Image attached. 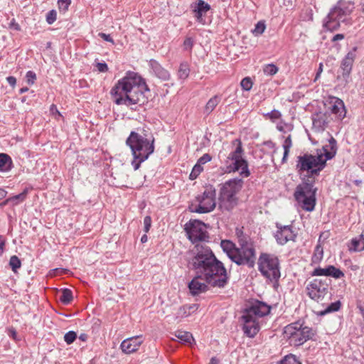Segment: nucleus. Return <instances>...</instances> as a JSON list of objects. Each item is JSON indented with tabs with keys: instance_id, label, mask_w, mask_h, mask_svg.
<instances>
[{
	"instance_id": "1",
	"label": "nucleus",
	"mask_w": 364,
	"mask_h": 364,
	"mask_svg": "<svg viewBox=\"0 0 364 364\" xmlns=\"http://www.w3.org/2000/svg\"><path fill=\"white\" fill-rule=\"evenodd\" d=\"M328 141L330 150L328 146H323L315 153L306 152L296 157V171L301 183L296 186L294 196L299 206L308 212L314 210L316 205V178L325 168L327 161L336 154V139L331 136Z\"/></svg>"
},
{
	"instance_id": "2",
	"label": "nucleus",
	"mask_w": 364,
	"mask_h": 364,
	"mask_svg": "<svg viewBox=\"0 0 364 364\" xmlns=\"http://www.w3.org/2000/svg\"><path fill=\"white\" fill-rule=\"evenodd\" d=\"M149 89L138 73L129 71L112 88L110 94L118 105L141 106L148 102L146 93Z\"/></svg>"
},
{
	"instance_id": "3",
	"label": "nucleus",
	"mask_w": 364,
	"mask_h": 364,
	"mask_svg": "<svg viewBox=\"0 0 364 364\" xmlns=\"http://www.w3.org/2000/svg\"><path fill=\"white\" fill-rule=\"evenodd\" d=\"M193 266L196 274H200L211 287L223 288L228 284L229 277L227 270L209 247H197V253L193 258Z\"/></svg>"
},
{
	"instance_id": "4",
	"label": "nucleus",
	"mask_w": 364,
	"mask_h": 364,
	"mask_svg": "<svg viewBox=\"0 0 364 364\" xmlns=\"http://www.w3.org/2000/svg\"><path fill=\"white\" fill-rule=\"evenodd\" d=\"M126 144L132 151V165L135 171L154 151V137L144 129L141 132L132 131L126 140Z\"/></svg>"
},
{
	"instance_id": "5",
	"label": "nucleus",
	"mask_w": 364,
	"mask_h": 364,
	"mask_svg": "<svg viewBox=\"0 0 364 364\" xmlns=\"http://www.w3.org/2000/svg\"><path fill=\"white\" fill-rule=\"evenodd\" d=\"M238 246L235 251V256L232 261L237 265L247 266L252 268L256 261V250L254 243L247 235L241 230H236Z\"/></svg>"
},
{
	"instance_id": "6",
	"label": "nucleus",
	"mask_w": 364,
	"mask_h": 364,
	"mask_svg": "<svg viewBox=\"0 0 364 364\" xmlns=\"http://www.w3.org/2000/svg\"><path fill=\"white\" fill-rule=\"evenodd\" d=\"M315 334L316 331L313 328L304 326L300 321L291 323L284 328V337L294 346H300L307 341L313 339Z\"/></svg>"
},
{
	"instance_id": "7",
	"label": "nucleus",
	"mask_w": 364,
	"mask_h": 364,
	"mask_svg": "<svg viewBox=\"0 0 364 364\" xmlns=\"http://www.w3.org/2000/svg\"><path fill=\"white\" fill-rule=\"evenodd\" d=\"M243 181L235 178L226 181L220 191V207L226 210H231L237 203V193L241 190Z\"/></svg>"
},
{
	"instance_id": "8",
	"label": "nucleus",
	"mask_w": 364,
	"mask_h": 364,
	"mask_svg": "<svg viewBox=\"0 0 364 364\" xmlns=\"http://www.w3.org/2000/svg\"><path fill=\"white\" fill-rule=\"evenodd\" d=\"M233 143H237L235 149L230 152L225 161V171L228 173L235 172L240 170V174L243 177H248L250 172L248 168L247 161L243 159V149L240 139H235Z\"/></svg>"
},
{
	"instance_id": "9",
	"label": "nucleus",
	"mask_w": 364,
	"mask_h": 364,
	"mask_svg": "<svg viewBox=\"0 0 364 364\" xmlns=\"http://www.w3.org/2000/svg\"><path fill=\"white\" fill-rule=\"evenodd\" d=\"M353 8L350 2L339 1L324 20L323 27L330 31L337 30L340 27L341 21H345L346 16L351 14Z\"/></svg>"
},
{
	"instance_id": "10",
	"label": "nucleus",
	"mask_w": 364,
	"mask_h": 364,
	"mask_svg": "<svg viewBox=\"0 0 364 364\" xmlns=\"http://www.w3.org/2000/svg\"><path fill=\"white\" fill-rule=\"evenodd\" d=\"M258 268L261 274L271 282H277L279 279V262L274 255L262 253L258 259Z\"/></svg>"
},
{
	"instance_id": "11",
	"label": "nucleus",
	"mask_w": 364,
	"mask_h": 364,
	"mask_svg": "<svg viewBox=\"0 0 364 364\" xmlns=\"http://www.w3.org/2000/svg\"><path fill=\"white\" fill-rule=\"evenodd\" d=\"M215 189L212 186H207L201 195L196 198L198 205L191 203L189 210L192 213H208L213 211L215 206Z\"/></svg>"
},
{
	"instance_id": "12",
	"label": "nucleus",
	"mask_w": 364,
	"mask_h": 364,
	"mask_svg": "<svg viewBox=\"0 0 364 364\" xmlns=\"http://www.w3.org/2000/svg\"><path fill=\"white\" fill-rule=\"evenodd\" d=\"M331 279H314L308 284L306 289L309 297L318 302L323 301L325 298L329 299L331 294L329 292Z\"/></svg>"
},
{
	"instance_id": "13",
	"label": "nucleus",
	"mask_w": 364,
	"mask_h": 364,
	"mask_svg": "<svg viewBox=\"0 0 364 364\" xmlns=\"http://www.w3.org/2000/svg\"><path fill=\"white\" fill-rule=\"evenodd\" d=\"M184 230L188 235V238L196 243L199 241H203L208 237L205 225L198 220H191L186 223Z\"/></svg>"
},
{
	"instance_id": "14",
	"label": "nucleus",
	"mask_w": 364,
	"mask_h": 364,
	"mask_svg": "<svg viewBox=\"0 0 364 364\" xmlns=\"http://www.w3.org/2000/svg\"><path fill=\"white\" fill-rule=\"evenodd\" d=\"M277 231L274 235L277 242L279 245H284L289 241H295L296 233L292 229L291 225H284L277 223Z\"/></svg>"
},
{
	"instance_id": "15",
	"label": "nucleus",
	"mask_w": 364,
	"mask_h": 364,
	"mask_svg": "<svg viewBox=\"0 0 364 364\" xmlns=\"http://www.w3.org/2000/svg\"><path fill=\"white\" fill-rule=\"evenodd\" d=\"M241 319L243 321L242 329L245 334L250 338L255 337L259 331L258 318L247 315L244 312Z\"/></svg>"
},
{
	"instance_id": "16",
	"label": "nucleus",
	"mask_w": 364,
	"mask_h": 364,
	"mask_svg": "<svg viewBox=\"0 0 364 364\" xmlns=\"http://www.w3.org/2000/svg\"><path fill=\"white\" fill-rule=\"evenodd\" d=\"M191 8L196 21L200 23L205 24L204 17L207 12L211 9L210 5L203 0H197L191 4Z\"/></svg>"
},
{
	"instance_id": "17",
	"label": "nucleus",
	"mask_w": 364,
	"mask_h": 364,
	"mask_svg": "<svg viewBox=\"0 0 364 364\" xmlns=\"http://www.w3.org/2000/svg\"><path fill=\"white\" fill-rule=\"evenodd\" d=\"M270 306L264 302L257 300L244 312L247 315L259 318L267 315L270 312Z\"/></svg>"
},
{
	"instance_id": "18",
	"label": "nucleus",
	"mask_w": 364,
	"mask_h": 364,
	"mask_svg": "<svg viewBox=\"0 0 364 364\" xmlns=\"http://www.w3.org/2000/svg\"><path fill=\"white\" fill-rule=\"evenodd\" d=\"M330 105L329 109L331 112L336 114L339 119H343L346 116V108L343 102L336 97L330 98L328 102Z\"/></svg>"
},
{
	"instance_id": "19",
	"label": "nucleus",
	"mask_w": 364,
	"mask_h": 364,
	"mask_svg": "<svg viewBox=\"0 0 364 364\" xmlns=\"http://www.w3.org/2000/svg\"><path fill=\"white\" fill-rule=\"evenodd\" d=\"M141 343L142 341L139 336L129 338L122 342L120 348L124 353L129 354L137 350Z\"/></svg>"
},
{
	"instance_id": "20",
	"label": "nucleus",
	"mask_w": 364,
	"mask_h": 364,
	"mask_svg": "<svg viewBox=\"0 0 364 364\" xmlns=\"http://www.w3.org/2000/svg\"><path fill=\"white\" fill-rule=\"evenodd\" d=\"M201 279L204 280L203 277H200L199 274L189 283L188 288L192 295H198L208 290V286L204 282H201Z\"/></svg>"
},
{
	"instance_id": "21",
	"label": "nucleus",
	"mask_w": 364,
	"mask_h": 364,
	"mask_svg": "<svg viewBox=\"0 0 364 364\" xmlns=\"http://www.w3.org/2000/svg\"><path fill=\"white\" fill-rule=\"evenodd\" d=\"M313 130L316 132H323L327 125V117L325 114L316 113L313 115Z\"/></svg>"
},
{
	"instance_id": "22",
	"label": "nucleus",
	"mask_w": 364,
	"mask_h": 364,
	"mask_svg": "<svg viewBox=\"0 0 364 364\" xmlns=\"http://www.w3.org/2000/svg\"><path fill=\"white\" fill-rule=\"evenodd\" d=\"M354 61V54L353 53H348L346 57L343 59L341 65V68L343 70V77L346 80L352 69V65Z\"/></svg>"
},
{
	"instance_id": "23",
	"label": "nucleus",
	"mask_w": 364,
	"mask_h": 364,
	"mask_svg": "<svg viewBox=\"0 0 364 364\" xmlns=\"http://www.w3.org/2000/svg\"><path fill=\"white\" fill-rule=\"evenodd\" d=\"M150 67L155 75L163 80H168L170 77L169 73L161 66V65L155 60H151L149 62Z\"/></svg>"
},
{
	"instance_id": "24",
	"label": "nucleus",
	"mask_w": 364,
	"mask_h": 364,
	"mask_svg": "<svg viewBox=\"0 0 364 364\" xmlns=\"http://www.w3.org/2000/svg\"><path fill=\"white\" fill-rule=\"evenodd\" d=\"M220 246L223 250L227 254L228 257L232 260L235 256V251L237 246L230 240H222Z\"/></svg>"
},
{
	"instance_id": "25",
	"label": "nucleus",
	"mask_w": 364,
	"mask_h": 364,
	"mask_svg": "<svg viewBox=\"0 0 364 364\" xmlns=\"http://www.w3.org/2000/svg\"><path fill=\"white\" fill-rule=\"evenodd\" d=\"M13 167L11 158L4 153L0 154V171H9Z\"/></svg>"
},
{
	"instance_id": "26",
	"label": "nucleus",
	"mask_w": 364,
	"mask_h": 364,
	"mask_svg": "<svg viewBox=\"0 0 364 364\" xmlns=\"http://www.w3.org/2000/svg\"><path fill=\"white\" fill-rule=\"evenodd\" d=\"M174 336L181 343L185 344L191 345L192 343L194 341V338L192 334L188 331L178 330L174 333Z\"/></svg>"
},
{
	"instance_id": "27",
	"label": "nucleus",
	"mask_w": 364,
	"mask_h": 364,
	"mask_svg": "<svg viewBox=\"0 0 364 364\" xmlns=\"http://www.w3.org/2000/svg\"><path fill=\"white\" fill-rule=\"evenodd\" d=\"M221 100V97L220 95H215L213 97H211L208 102L206 103L203 112L206 115H209L216 107V106L219 104Z\"/></svg>"
},
{
	"instance_id": "28",
	"label": "nucleus",
	"mask_w": 364,
	"mask_h": 364,
	"mask_svg": "<svg viewBox=\"0 0 364 364\" xmlns=\"http://www.w3.org/2000/svg\"><path fill=\"white\" fill-rule=\"evenodd\" d=\"M351 244V249L354 251L361 252L364 250V233L363 232L359 237L353 238Z\"/></svg>"
},
{
	"instance_id": "29",
	"label": "nucleus",
	"mask_w": 364,
	"mask_h": 364,
	"mask_svg": "<svg viewBox=\"0 0 364 364\" xmlns=\"http://www.w3.org/2000/svg\"><path fill=\"white\" fill-rule=\"evenodd\" d=\"M341 306V303L340 301H336L335 302L329 304L323 311H321L318 313L319 315L323 316L328 313L336 312L340 309Z\"/></svg>"
},
{
	"instance_id": "30",
	"label": "nucleus",
	"mask_w": 364,
	"mask_h": 364,
	"mask_svg": "<svg viewBox=\"0 0 364 364\" xmlns=\"http://www.w3.org/2000/svg\"><path fill=\"white\" fill-rule=\"evenodd\" d=\"M73 293L69 289H63L60 296V301L64 304H68L73 300Z\"/></svg>"
},
{
	"instance_id": "31",
	"label": "nucleus",
	"mask_w": 364,
	"mask_h": 364,
	"mask_svg": "<svg viewBox=\"0 0 364 364\" xmlns=\"http://www.w3.org/2000/svg\"><path fill=\"white\" fill-rule=\"evenodd\" d=\"M323 247L320 244H318L314 250V255L312 256V262L314 263L319 262L323 258Z\"/></svg>"
},
{
	"instance_id": "32",
	"label": "nucleus",
	"mask_w": 364,
	"mask_h": 364,
	"mask_svg": "<svg viewBox=\"0 0 364 364\" xmlns=\"http://www.w3.org/2000/svg\"><path fill=\"white\" fill-rule=\"evenodd\" d=\"M9 265L12 271L14 272H16L17 269L21 266V262L17 256L13 255L9 259Z\"/></svg>"
},
{
	"instance_id": "33",
	"label": "nucleus",
	"mask_w": 364,
	"mask_h": 364,
	"mask_svg": "<svg viewBox=\"0 0 364 364\" xmlns=\"http://www.w3.org/2000/svg\"><path fill=\"white\" fill-rule=\"evenodd\" d=\"M265 28H266V25H265L264 22L262 21H260L257 23L255 28L252 31V32L255 36H259L264 32Z\"/></svg>"
},
{
	"instance_id": "34",
	"label": "nucleus",
	"mask_w": 364,
	"mask_h": 364,
	"mask_svg": "<svg viewBox=\"0 0 364 364\" xmlns=\"http://www.w3.org/2000/svg\"><path fill=\"white\" fill-rule=\"evenodd\" d=\"M278 364H301V363L297 360L295 355L290 354L286 355Z\"/></svg>"
},
{
	"instance_id": "35",
	"label": "nucleus",
	"mask_w": 364,
	"mask_h": 364,
	"mask_svg": "<svg viewBox=\"0 0 364 364\" xmlns=\"http://www.w3.org/2000/svg\"><path fill=\"white\" fill-rule=\"evenodd\" d=\"M190 70L187 64L181 63L178 72V76L181 79H186L189 75Z\"/></svg>"
},
{
	"instance_id": "36",
	"label": "nucleus",
	"mask_w": 364,
	"mask_h": 364,
	"mask_svg": "<svg viewBox=\"0 0 364 364\" xmlns=\"http://www.w3.org/2000/svg\"><path fill=\"white\" fill-rule=\"evenodd\" d=\"M330 265L326 268L317 267L311 273L312 276H326L329 277Z\"/></svg>"
},
{
	"instance_id": "37",
	"label": "nucleus",
	"mask_w": 364,
	"mask_h": 364,
	"mask_svg": "<svg viewBox=\"0 0 364 364\" xmlns=\"http://www.w3.org/2000/svg\"><path fill=\"white\" fill-rule=\"evenodd\" d=\"M265 75L272 76L278 72V68L274 64H267L263 68Z\"/></svg>"
},
{
	"instance_id": "38",
	"label": "nucleus",
	"mask_w": 364,
	"mask_h": 364,
	"mask_svg": "<svg viewBox=\"0 0 364 364\" xmlns=\"http://www.w3.org/2000/svg\"><path fill=\"white\" fill-rule=\"evenodd\" d=\"M329 277L335 279H340L344 277V273L340 269L333 265H330Z\"/></svg>"
},
{
	"instance_id": "39",
	"label": "nucleus",
	"mask_w": 364,
	"mask_h": 364,
	"mask_svg": "<svg viewBox=\"0 0 364 364\" xmlns=\"http://www.w3.org/2000/svg\"><path fill=\"white\" fill-rule=\"evenodd\" d=\"M253 82L250 77H245L240 82L242 88L245 91H250L252 87Z\"/></svg>"
},
{
	"instance_id": "40",
	"label": "nucleus",
	"mask_w": 364,
	"mask_h": 364,
	"mask_svg": "<svg viewBox=\"0 0 364 364\" xmlns=\"http://www.w3.org/2000/svg\"><path fill=\"white\" fill-rule=\"evenodd\" d=\"M191 315V312L188 311V305H184L180 307L176 313V318H186Z\"/></svg>"
},
{
	"instance_id": "41",
	"label": "nucleus",
	"mask_w": 364,
	"mask_h": 364,
	"mask_svg": "<svg viewBox=\"0 0 364 364\" xmlns=\"http://www.w3.org/2000/svg\"><path fill=\"white\" fill-rule=\"evenodd\" d=\"M77 338V334L73 331H70L66 333L64 336V340L67 344L70 345L73 343Z\"/></svg>"
},
{
	"instance_id": "42",
	"label": "nucleus",
	"mask_w": 364,
	"mask_h": 364,
	"mask_svg": "<svg viewBox=\"0 0 364 364\" xmlns=\"http://www.w3.org/2000/svg\"><path fill=\"white\" fill-rule=\"evenodd\" d=\"M57 13L55 10H50L46 15V21L48 24H53L56 21Z\"/></svg>"
},
{
	"instance_id": "43",
	"label": "nucleus",
	"mask_w": 364,
	"mask_h": 364,
	"mask_svg": "<svg viewBox=\"0 0 364 364\" xmlns=\"http://www.w3.org/2000/svg\"><path fill=\"white\" fill-rule=\"evenodd\" d=\"M26 80L28 85H33L36 80V75L33 71L29 70L26 73Z\"/></svg>"
},
{
	"instance_id": "44",
	"label": "nucleus",
	"mask_w": 364,
	"mask_h": 364,
	"mask_svg": "<svg viewBox=\"0 0 364 364\" xmlns=\"http://www.w3.org/2000/svg\"><path fill=\"white\" fill-rule=\"evenodd\" d=\"M70 2V0H58V4L60 11L63 12L66 11L68 9Z\"/></svg>"
},
{
	"instance_id": "45",
	"label": "nucleus",
	"mask_w": 364,
	"mask_h": 364,
	"mask_svg": "<svg viewBox=\"0 0 364 364\" xmlns=\"http://www.w3.org/2000/svg\"><path fill=\"white\" fill-rule=\"evenodd\" d=\"M27 193H28V191L26 189H25L22 193H21L18 195H16L11 198H9L11 199V201L16 200V204H17L18 201H23L25 200Z\"/></svg>"
},
{
	"instance_id": "46",
	"label": "nucleus",
	"mask_w": 364,
	"mask_h": 364,
	"mask_svg": "<svg viewBox=\"0 0 364 364\" xmlns=\"http://www.w3.org/2000/svg\"><path fill=\"white\" fill-rule=\"evenodd\" d=\"M194 41L191 37H187L183 41V49L186 50H191L193 46Z\"/></svg>"
},
{
	"instance_id": "47",
	"label": "nucleus",
	"mask_w": 364,
	"mask_h": 364,
	"mask_svg": "<svg viewBox=\"0 0 364 364\" xmlns=\"http://www.w3.org/2000/svg\"><path fill=\"white\" fill-rule=\"evenodd\" d=\"M212 157L209 154H205L200 158H199L197 162L203 166V164L210 161Z\"/></svg>"
},
{
	"instance_id": "48",
	"label": "nucleus",
	"mask_w": 364,
	"mask_h": 364,
	"mask_svg": "<svg viewBox=\"0 0 364 364\" xmlns=\"http://www.w3.org/2000/svg\"><path fill=\"white\" fill-rule=\"evenodd\" d=\"M267 116H268L271 119H277L281 117L282 114L279 111L274 109L272 112L267 114Z\"/></svg>"
},
{
	"instance_id": "49",
	"label": "nucleus",
	"mask_w": 364,
	"mask_h": 364,
	"mask_svg": "<svg viewBox=\"0 0 364 364\" xmlns=\"http://www.w3.org/2000/svg\"><path fill=\"white\" fill-rule=\"evenodd\" d=\"M144 231L148 232L151 226V218L150 216H146L144 219Z\"/></svg>"
},
{
	"instance_id": "50",
	"label": "nucleus",
	"mask_w": 364,
	"mask_h": 364,
	"mask_svg": "<svg viewBox=\"0 0 364 364\" xmlns=\"http://www.w3.org/2000/svg\"><path fill=\"white\" fill-rule=\"evenodd\" d=\"M97 70L101 73H105L108 70V66L105 63H98L96 65Z\"/></svg>"
},
{
	"instance_id": "51",
	"label": "nucleus",
	"mask_w": 364,
	"mask_h": 364,
	"mask_svg": "<svg viewBox=\"0 0 364 364\" xmlns=\"http://www.w3.org/2000/svg\"><path fill=\"white\" fill-rule=\"evenodd\" d=\"M292 146V141L291 135H289L284 140L283 144V149H291Z\"/></svg>"
},
{
	"instance_id": "52",
	"label": "nucleus",
	"mask_w": 364,
	"mask_h": 364,
	"mask_svg": "<svg viewBox=\"0 0 364 364\" xmlns=\"http://www.w3.org/2000/svg\"><path fill=\"white\" fill-rule=\"evenodd\" d=\"M98 36L102 38L103 40L112 43L113 45L114 44V40L112 38L109 34H106L105 33H99Z\"/></svg>"
},
{
	"instance_id": "53",
	"label": "nucleus",
	"mask_w": 364,
	"mask_h": 364,
	"mask_svg": "<svg viewBox=\"0 0 364 364\" xmlns=\"http://www.w3.org/2000/svg\"><path fill=\"white\" fill-rule=\"evenodd\" d=\"M192 170L194 171L198 175H199L203 171V168L202 165L197 162Z\"/></svg>"
},
{
	"instance_id": "54",
	"label": "nucleus",
	"mask_w": 364,
	"mask_h": 364,
	"mask_svg": "<svg viewBox=\"0 0 364 364\" xmlns=\"http://www.w3.org/2000/svg\"><path fill=\"white\" fill-rule=\"evenodd\" d=\"M6 80L8 82V83L13 87H15L16 85V77H13V76H9L6 77Z\"/></svg>"
},
{
	"instance_id": "55",
	"label": "nucleus",
	"mask_w": 364,
	"mask_h": 364,
	"mask_svg": "<svg viewBox=\"0 0 364 364\" xmlns=\"http://www.w3.org/2000/svg\"><path fill=\"white\" fill-rule=\"evenodd\" d=\"M322 71H323V63H321L319 64V67H318V70H317V73H316V77H315L314 81H316V80L319 78V77H320V75H321V74Z\"/></svg>"
},
{
	"instance_id": "56",
	"label": "nucleus",
	"mask_w": 364,
	"mask_h": 364,
	"mask_svg": "<svg viewBox=\"0 0 364 364\" xmlns=\"http://www.w3.org/2000/svg\"><path fill=\"white\" fill-rule=\"evenodd\" d=\"M9 336L12 337L14 339H16V336H17V332L16 331L14 328H11L9 330Z\"/></svg>"
},
{
	"instance_id": "57",
	"label": "nucleus",
	"mask_w": 364,
	"mask_h": 364,
	"mask_svg": "<svg viewBox=\"0 0 364 364\" xmlns=\"http://www.w3.org/2000/svg\"><path fill=\"white\" fill-rule=\"evenodd\" d=\"M289 149H284V155L282 159V163H285L287 161V157L289 154Z\"/></svg>"
},
{
	"instance_id": "58",
	"label": "nucleus",
	"mask_w": 364,
	"mask_h": 364,
	"mask_svg": "<svg viewBox=\"0 0 364 364\" xmlns=\"http://www.w3.org/2000/svg\"><path fill=\"white\" fill-rule=\"evenodd\" d=\"M188 311L191 313L196 311L197 309H198V304H191V305H188Z\"/></svg>"
},
{
	"instance_id": "59",
	"label": "nucleus",
	"mask_w": 364,
	"mask_h": 364,
	"mask_svg": "<svg viewBox=\"0 0 364 364\" xmlns=\"http://www.w3.org/2000/svg\"><path fill=\"white\" fill-rule=\"evenodd\" d=\"M10 27L16 31L20 30V26L17 23H16L14 20H13V21L10 23Z\"/></svg>"
},
{
	"instance_id": "60",
	"label": "nucleus",
	"mask_w": 364,
	"mask_h": 364,
	"mask_svg": "<svg viewBox=\"0 0 364 364\" xmlns=\"http://www.w3.org/2000/svg\"><path fill=\"white\" fill-rule=\"evenodd\" d=\"M50 112L54 114V113H56L58 114L59 116H61L60 113L59 112V111L58 110V108L55 105H52L50 106Z\"/></svg>"
},
{
	"instance_id": "61",
	"label": "nucleus",
	"mask_w": 364,
	"mask_h": 364,
	"mask_svg": "<svg viewBox=\"0 0 364 364\" xmlns=\"http://www.w3.org/2000/svg\"><path fill=\"white\" fill-rule=\"evenodd\" d=\"M1 235H0V255H1L4 252V248L5 246V241L1 240Z\"/></svg>"
},
{
	"instance_id": "62",
	"label": "nucleus",
	"mask_w": 364,
	"mask_h": 364,
	"mask_svg": "<svg viewBox=\"0 0 364 364\" xmlns=\"http://www.w3.org/2000/svg\"><path fill=\"white\" fill-rule=\"evenodd\" d=\"M344 38V36L343 34H336L333 36L332 41H338V40H342Z\"/></svg>"
},
{
	"instance_id": "63",
	"label": "nucleus",
	"mask_w": 364,
	"mask_h": 364,
	"mask_svg": "<svg viewBox=\"0 0 364 364\" xmlns=\"http://www.w3.org/2000/svg\"><path fill=\"white\" fill-rule=\"evenodd\" d=\"M198 176V175L194 171H191V173H190V176H189V178L191 180H194L196 179L197 177Z\"/></svg>"
},
{
	"instance_id": "64",
	"label": "nucleus",
	"mask_w": 364,
	"mask_h": 364,
	"mask_svg": "<svg viewBox=\"0 0 364 364\" xmlns=\"http://www.w3.org/2000/svg\"><path fill=\"white\" fill-rule=\"evenodd\" d=\"M209 364H219V360L216 358L213 357L210 359Z\"/></svg>"
}]
</instances>
